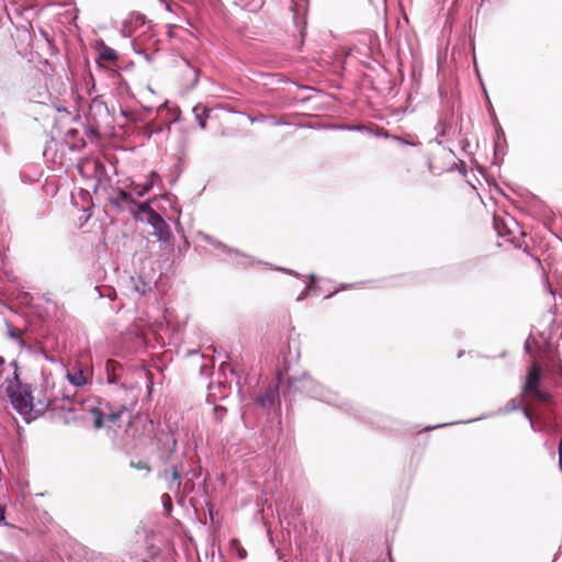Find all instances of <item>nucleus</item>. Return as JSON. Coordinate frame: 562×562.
<instances>
[{"mask_svg":"<svg viewBox=\"0 0 562 562\" xmlns=\"http://www.w3.org/2000/svg\"><path fill=\"white\" fill-rule=\"evenodd\" d=\"M0 390L8 395L13 407L27 423L37 418L46 411H52L63 418L64 423L68 424L77 420L78 411L81 408V403L75 398V393L70 394L69 392L53 391L47 400L34 402L29 387L20 383L15 364H5L1 357Z\"/></svg>","mask_w":562,"mask_h":562,"instance_id":"1","label":"nucleus"},{"mask_svg":"<svg viewBox=\"0 0 562 562\" xmlns=\"http://www.w3.org/2000/svg\"><path fill=\"white\" fill-rule=\"evenodd\" d=\"M532 345L538 346V341L536 339H527L525 350L533 358V360L527 370L525 382L521 387L520 402L524 403V415L530 420L532 428L535 430H542V427L533 419V411L528 402L538 401L542 404L551 405L553 398L552 395L542 386V357L533 353Z\"/></svg>","mask_w":562,"mask_h":562,"instance_id":"2","label":"nucleus"},{"mask_svg":"<svg viewBox=\"0 0 562 562\" xmlns=\"http://www.w3.org/2000/svg\"><path fill=\"white\" fill-rule=\"evenodd\" d=\"M147 223L153 226L154 235L159 240H164V241L168 240V238L170 236L169 225L158 213H151L150 220Z\"/></svg>","mask_w":562,"mask_h":562,"instance_id":"3","label":"nucleus"},{"mask_svg":"<svg viewBox=\"0 0 562 562\" xmlns=\"http://www.w3.org/2000/svg\"><path fill=\"white\" fill-rule=\"evenodd\" d=\"M98 53L97 63L101 67H110L115 65L116 60L119 59L117 53L113 48L105 45L103 42L99 44Z\"/></svg>","mask_w":562,"mask_h":562,"instance_id":"4","label":"nucleus"},{"mask_svg":"<svg viewBox=\"0 0 562 562\" xmlns=\"http://www.w3.org/2000/svg\"><path fill=\"white\" fill-rule=\"evenodd\" d=\"M109 201L119 209H122L125 204L136 205V201L132 198L131 193L122 189H114Z\"/></svg>","mask_w":562,"mask_h":562,"instance_id":"5","label":"nucleus"},{"mask_svg":"<svg viewBox=\"0 0 562 562\" xmlns=\"http://www.w3.org/2000/svg\"><path fill=\"white\" fill-rule=\"evenodd\" d=\"M134 209H131V212L134 214L135 220L137 221H146L150 220L151 213H157L147 202L137 203L136 205H132Z\"/></svg>","mask_w":562,"mask_h":562,"instance_id":"6","label":"nucleus"},{"mask_svg":"<svg viewBox=\"0 0 562 562\" xmlns=\"http://www.w3.org/2000/svg\"><path fill=\"white\" fill-rule=\"evenodd\" d=\"M88 373V370L83 369L68 370L66 376L74 386L80 387L87 384Z\"/></svg>","mask_w":562,"mask_h":562,"instance_id":"7","label":"nucleus"},{"mask_svg":"<svg viewBox=\"0 0 562 562\" xmlns=\"http://www.w3.org/2000/svg\"><path fill=\"white\" fill-rule=\"evenodd\" d=\"M102 408L105 411V419L110 423H116L125 411V406L113 408L110 403H106Z\"/></svg>","mask_w":562,"mask_h":562,"instance_id":"8","label":"nucleus"},{"mask_svg":"<svg viewBox=\"0 0 562 562\" xmlns=\"http://www.w3.org/2000/svg\"><path fill=\"white\" fill-rule=\"evenodd\" d=\"M279 395V392H278V385L276 386H269L265 394L258 398V402L262 405V406H271L273 404V402L276 401V398L278 397Z\"/></svg>","mask_w":562,"mask_h":562,"instance_id":"9","label":"nucleus"},{"mask_svg":"<svg viewBox=\"0 0 562 562\" xmlns=\"http://www.w3.org/2000/svg\"><path fill=\"white\" fill-rule=\"evenodd\" d=\"M193 111L200 127L204 130L206 127V119L209 117L210 110L205 106L198 105Z\"/></svg>","mask_w":562,"mask_h":562,"instance_id":"10","label":"nucleus"},{"mask_svg":"<svg viewBox=\"0 0 562 562\" xmlns=\"http://www.w3.org/2000/svg\"><path fill=\"white\" fill-rule=\"evenodd\" d=\"M493 221L494 227L499 236L506 237L512 235V231L508 228L507 224L504 222L503 218L495 215Z\"/></svg>","mask_w":562,"mask_h":562,"instance_id":"11","label":"nucleus"},{"mask_svg":"<svg viewBox=\"0 0 562 562\" xmlns=\"http://www.w3.org/2000/svg\"><path fill=\"white\" fill-rule=\"evenodd\" d=\"M93 415V426L97 429H100L104 426L105 423V411L102 407H95L91 411Z\"/></svg>","mask_w":562,"mask_h":562,"instance_id":"12","label":"nucleus"},{"mask_svg":"<svg viewBox=\"0 0 562 562\" xmlns=\"http://www.w3.org/2000/svg\"><path fill=\"white\" fill-rule=\"evenodd\" d=\"M231 547L236 550L240 559H245L247 557V551L241 547L238 539H232Z\"/></svg>","mask_w":562,"mask_h":562,"instance_id":"13","label":"nucleus"},{"mask_svg":"<svg viewBox=\"0 0 562 562\" xmlns=\"http://www.w3.org/2000/svg\"><path fill=\"white\" fill-rule=\"evenodd\" d=\"M512 241L515 244L517 248L524 249V251L529 252V245L525 240V233H521V238H513Z\"/></svg>","mask_w":562,"mask_h":562,"instance_id":"14","label":"nucleus"},{"mask_svg":"<svg viewBox=\"0 0 562 562\" xmlns=\"http://www.w3.org/2000/svg\"><path fill=\"white\" fill-rule=\"evenodd\" d=\"M130 467L133 469H136V470H145L147 472L151 471L150 465L145 461H138V462L132 461L130 463Z\"/></svg>","mask_w":562,"mask_h":562,"instance_id":"15","label":"nucleus"},{"mask_svg":"<svg viewBox=\"0 0 562 562\" xmlns=\"http://www.w3.org/2000/svg\"><path fill=\"white\" fill-rule=\"evenodd\" d=\"M180 477H181L180 470L177 467H173L170 470V479H171V482L177 485V487L180 486Z\"/></svg>","mask_w":562,"mask_h":562,"instance_id":"16","label":"nucleus"},{"mask_svg":"<svg viewBox=\"0 0 562 562\" xmlns=\"http://www.w3.org/2000/svg\"><path fill=\"white\" fill-rule=\"evenodd\" d=\"M226 408L225 407H222V406H215L214 407V418L217 420V422H222L226 415Z\"/></svg>","mask_w":562,"mask_h":562,"instance_id":"17","label":"nucleus"},{"mask_svg":"<svg viewBox=\"0 0 562 562\" xmlns=\"http://www.w3.org/2000/svg\"><path fill=\"white\" fill-rule=\"evenodd\" d=\"M135 189L137 190V195L143 196L151 189V183L138 184Z\"/></svg>","mask_w":562,"mask_h":562,"instance_id":"18","label":"nucleus"},{"mask_svg":"<svg viewBox=\"0 0 562 562\" xmlns=\"http://www.w3.org/2000/svg\"><path fill=\"white\" fill-rule=\"evenodd\" d=\"M117 366V362L114 360H108L106 362V370H115Z\"/></svg>","mask_w":562,"mask_h":562,"instance_id":"19","label":"nucleus"},{"mask_svg":"<svg viewBox=\"0 0 562 562\" xmlns=\"http://www.w3.org/2000/svg\"><path fill=\"white\" fill-rule=\"evenodd\" d=\"M559 464L560 468L562 469V439L559 442Z\"/></svg>","mask_w":562,"mask_h":562,"instance_id":"20","label":"nucleus"},{"mask_svg":"<svg viewBox=\"0 0 562 562\" xmlns=\"http://www.w3.org/2000/svg\"><path fill=\"white\" fill-rule=\"evenodd\" d=\"M10 336L13 338H20L21 331L20 330H10Z\"/></svg>","mask_w":562,"mask_h":562,"instance_id":"21","label":"nucleus"},{"mask_svg":"<svg viewBox=\"0 0 562 562\" xmlns=\"http://www.w3.org/2000/svg\"><path fill=\"white\" fill-rule=\"evenodd\" d=\"M4 520V509L0 506V521Z\"/></svg>","mask_w":562,"mask_h":562,"instance_id":"22","label":"nucleus"},{"mask_svg":"<svg viewBox=\"0 0 562 562\" xmlns=\"http://www.w3.org/2000/svg\"><path fill=\"white\" fill-rule=\"evenodd\" d=\"M548 352H549V353H552L551 348H548ZM549 361H550V362H552V361H553V355H549Z\"/></svg>","mask_w":562,"mask_h":562,"instance_id":"23","label":"nucleus"},{"mask_svg":"<svg viewBox=\"0 0 562 562\" xmlns=\"http://www.w3.org/2000/svg\"><path fill=\"white\" fill-rule=\"evenodd\" d=\"M68 134H69V135H71V136H76L77 131H76V130H70V131L68 132Z\"/></svg>","mask_w":562,"mask_h":562,"instance_id":"24","label":"nucleus"}]
</instances>
